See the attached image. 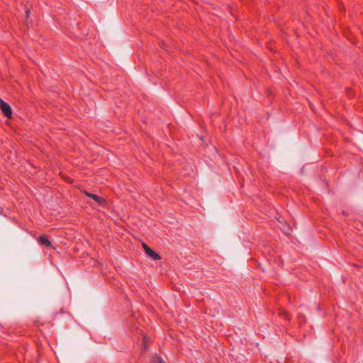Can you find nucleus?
<instances>
[{"label": "nucleus", "instance_id": "nucleus-1", "mask_svg": "<svg viewBox=\"0 0 363 363\" xmlns=\"http://www.w3.org/2000/svg\"><path fill=\"white\" fill-rule=\"evenodd\" d=\"M0 108L4 113V115L11 118L12 116V111L10 105L7 103H6L3 99L0 98Z\"/></svg>", "mask_w": 363, "mask_h": 363}, {"label": "nucleus", "instance_id": "nucleus-2", "mask_svg": "<svg viewBox=\"0 0 363 363\" xmlns=\"http://www.w3.org/2000/svg\"><path fill=\"white\" fill-rule=\"evenodd\" d=\"M144 250L145 253L151 257L153 260H159L161 259L160 256L156 253L154 250H152L145 243L143 244Z\"/></svg>", "mask_w": 363, "mask_h": 363}, {"label": "nucleus", "instance_id": "nucleus-3", "mask_svg": "<svg viewBox=\"0 0 363 363\" xmlns=\"http://www.w3.org/2000/svg\"><path fill=\"white\" fill-rule=\"evenodd\" d=\"M85 194L89 197V198H91L92 199H94L97 203H99V205L101 206H104L106 205V199H104L103 197H100L96 194H91V193H89V192H85Z\"/></svg>", "mask_w": 363, "mask_h": 363}, {"label": "nucleus", "instance_id": "nucleus-4", "mask_svg": "<svg viewBox=\"0 0 363 363\" xmlns=\"http://www.w3.org/2000/svg\"><path fill=\"white\" fill-rule=\"evenodd\" d=\"M38 242L42 245H45V246H47V247H50L52 245H51V242L50 241L48 240V238L47 235H40L38 238Z\"/></svg>", "mask_w": 363, "mask_h": 363}, {"label": "nucleus", "instance_id": "nucleus-5", "mask_svg": "<svg viewBox=\"0 0 363 363\" xmlns=\"http://www.w3.org/2000/svg\"><path fill=\"white\" fill-rule=\"evenodd\" d=\"M152 363H166L164 360L162 359V358L159 356H155L152 358Z\"/></svg>", "mask_w": 363, "mask_h": 363}, {"label": "nucleus", "instance_id": "nucleus-6", "mask_svg": "<svg viewBox=\"0 0 363 363\" xmlns=\"http://www.w3.org/2000/svg\"><path fill=\"white\" fill-rule=\"evenodd\" d=\"M29 13H30V10L27 9L26 10V16H27V17L28 16Z\"/></svg>", "mask_w": 363, "mask_h": 363}]
</instances>
